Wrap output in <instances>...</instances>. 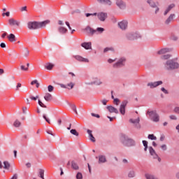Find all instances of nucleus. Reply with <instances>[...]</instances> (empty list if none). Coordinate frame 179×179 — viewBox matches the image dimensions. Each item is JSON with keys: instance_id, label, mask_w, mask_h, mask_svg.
<instances>
[{"instance_id": "obj_1", "label": "nucleus", "mask_w": 179, "mask_h": 179, "mask_svg": "<svg viewBox=\"0 0 179 179\" xmlns=\"http://www.w3.org/2000/svg\"><path fill=\"white\" fill-rule=\"evenodd\" d=\"M50 22V20H47L41 22H29L27 23V27L29 29V30H36L37 29H41V27H45L47 24H49Z\"/></svg>"}, {"instance_id": "obj_2", "label": "nucleus", "mask_w": 179, "mask_h": 179, "mask_svg": "<svg viewBox=\"0 0 179 179\" xmlns=\"http://www.w3.org/2000/svg\"><path fill=\"white\" fill-rule=\"evenodd\" d=\"M164 68L168 71H173V69H177L179 67L178 63L174 62L173 59L166 60L164 63Z\"/></svg>"}, {"instance_id": "obj_3", "label": "nucleus", "mask_w": 179, "mask_h": 179, "mask_svg": "<svg viewBox=\"0 0 179 179\" xmlns=\"http://www.w3.org/2000/svg\"><path fill=\"white\" fill-rule=\"evenodd\" d=\"M121 141L124 146H135V141L132 140L131 138H128L123 136L122 137Z\"/></svg>"}, {"instance_id": "obj_4", "label": "nucleus", "mask_w": 179, "mask_h": 179, "mask_svg": "<svg viewBox=\"0 0 179 179\" xmlns=\"http://www.w3.org/2000/svg\"><path fill=\"white\" fill-rule=\"evenodd\" d=\"M147 113L149 115L150 119L154 122H159V121L160 120V117H159V115L157 114L156 110L148 111Z\"/></svg>"}, {"instance_id": "obj_5", "label": "nucleus", "mask_w": 179, "mask_h": 179, "mask_svg": "<svg viewBox=\"0 0 179 179\" xmlns=\"http://www.w3.org/2000/svg\"><path fill=\"white\" fill-rule=\"evenodd\" d=\"M86 31H87V33H90L91 34H94V33H97V31H99V33H103V31H104V28L98 27L96 31L91 27H87L86 28Z\"/></svg>"}, {"instance_id": "obj_6", "label": "nucleus", "mask_w": 179, "mask_h": 179, "mask_svg": "<svg viewBox=\"0 0 179 179\" xmlns=\"http://www.w3.org/2000/svg\"><path fill=\"white\" fill-rule=\"evenodd\" d=\"M129 122L131 124H133L134 127L141 128V124H139V122H141V119L139 117H137L136 119H129Z\"/></svg>"}, {"instance_id": "obj_7", "label": "nucleus", "mask_w": 179, "mask_h": 179, "mask_svg": "<svg viewBox=\"0 0 179 179\" xmlns=\"http://www.w3.org/2000/svg\"><path fill=\"white\" fill-rule=\"evenodd\" d=\"M160 85H163V82L162 81H157V82H154V83H148L147 85L150 89H155V87H157V86H160Z\"/></svg>"}, {"instance_id": "obj_8", "label": "nucleus", "mask_w": 179, "mask_h": 179, "mask_svg": "<svg viewBox=\"0 0 179 179\" xmlns=\"http://www.w3.org/2000/svg\"><path fill=\"white\" fill-rule=\"evenodd\" d=\"M75 86L74 83L70 82L67 85L60 84V87L63 89H68L69 90H72V88Z\"/></svg>"}, {"instance_id": "obj_9", "label": "nucleus", "mask_w": 179, "mask_h": 179, "mask_svg": "<svg viewBox=\"0 0 179 179\" xmlns=\"http://www.w3.org/2000/svg\"><path fill=\"white\" fill-rule=\"evenodd\" d=\"M125 61V58H121L117 63L113 64V68H121V66H124V62Z\"/></svg>"}, {"instance_id": "obj_10", "label": "nucleus", "mask_w": 179, "mask_h": 179, "mask_svg": "<svg viewBox=\"0 0 179 179\" xmlns=\"http://www.w3.org/2000/svg\"><path fill=\"white\" fill-rule=\"evenodd\" d=\"M127 104H128V102L127 101H124L120 107V112L122 115H125V107H127Z\"/></svg>"}, {"instance_id": "obj_11", "label": "nucleus", "mask_w": 179, "mask_h": 179, "mask_svg": "<svg viewBox=\"0 0 179 179\" xmlns=\"http://www.w3.org/2000/svg\"><path fill=\"white\" fill-rule=\"evenodd\" d=\"M0 169H4L5 170H9L10 169V164L8 161L0 162Z\"/></svg>"}, {"instance_id": "obj_12", "label": "nucleus", "mask_w": 179, "mask_h": 179, "mask_svg": "<svg viewBox=\"0 0 179 179\" xmlns=\"http://www.w3.org/2000/svg\"><path fill=\"white\" fill-rule=\"evenodd\" d=\"M97 17L101 22H104L107 19V13H99Z\"/></svg>"}, {"instance_id": "obj_13", "label": "nucleus", "mask_w": 179, "mask_h": 179, "mask_svg": "<svg viewBox=\"0 0 179 179\" xmlns=\"http://www.w3.org/2000/svg\"><path fill=\"white\" fill-rule=\"evenodd\" d=\"M118 26L122 30H125L128 27V22L127 20L121 21L118 23Z\"/></svg>"}, {"instance_id": "obj_14", "label": "nucleus", "mask_w": 179, "mask_h": 179, "mask_svg": "<svg viewBox=\"0 0 179 179\" xmlns=\"http://www.w3.org/2000/svg\"><path fill=\"white\" fill-rule=\"evenodd\" d=\"M147 2L148 4H150L151 8H155V14H157V12H159V7H157V6L156 5V3H155L153 0H148Z\"/></svg>"}, {"instance_id": "obj_15", "label": "nucleus", "mask_w": 179, "mask_h": 179, "mask_svg": "<svg viewBox=\"0 0 179 179\" xmlns=\"http://www.w3.org/2000/svg\"><path fill=\"white\" fill-rule=\"evenodd\" d=\"M8 23H9L10 26H20V22H19L13 18L9 19Z\"/></svg>"}, {"instance_id": "obj_16", "label": "nucleus", "mask_w": 179, "mask_h": 179, "mask_svg": "<svg viewBox=\"0 0 179 179\" xmlns=\"http://www.w3.org/2000/svg\"><path fill=\"white\" fill-rule=\"evenodd\" d=\"M74 58L80 62H89V59H86L85 57H83L82 56L76 55Z\"/></svg>"}, {"instance_id": "obj_17", "label": "nucleus", "mask_w": 179, "mask_h": 179, "mask_svg": "<svg viewBox=\"0 0 179 179\" xmlns=\"http://www.w3.org/2000/svg\"><path fill=\"white\" fill-rule=\"evenodd\" d=\"M103 83L101 82V80L97 78H93V82L89 83V85H96V86H99L101 85Z\"/></svg>"}, {"instance_id": "obj_18", "label": "nucleus", "mask_w": 179, "mask_h": 179, "mask_svg": "<svg viewBox=\"0 0 179 179\" xmlns=\"http://www.w3.org/2000/svg\"><path fill=\"white\" fill-rule=\"evenodd\" d=\"M116 5L120 9H125V3H124V1H122V0H117Z\"/></svg>"}, {"instance_id": "obj_19", "label": "nucleus", "mask_w": 179, "mask_h": 179, "mask_svg": "<svg viewBox=\"0 0 179 179\" xmlns=\"http://www.w3.org/2000/svg\"><path fill=\"white\" fill-rule=\"evenodd\" d=\"M81 47H83L85 50H92V43H90V42L83 43H81Z\"/></svg>"}, {"instance_id": "obj_20", "label": "nucleus", "mask_w": 179, "mask_h": 179, "mask_svg": "<svg viewBox=\"0 0 179 179\" xmlns=\"http://www.w3.org/2000/svg\"><path fill=\"white\" fill-rule=\"evenodd\" d=\"M99 3H102L103 5H108V6H111L113 2L110 0H97Z\"/></svg>"}, {"instance_id": "obj_21", "label": "nucleus", "mask_w": 179, "mask_h": 179, "mask_svg": "<svg viewBox=\"0 0 179 179\" xmlns=\"http://www.w3.org/2000/svg\"><path fill=\"white\" fill-rule=\"evenodd\" d=\"M107 110L109 111V113H115V114H118V109L114 106H107Z\"/></svg>"}, {"instance_id": "obj_22", "label": "nucleus", "mask_w": 179, "mask_h": 179, "mask_svg": "<svg viewBox=\"0 0 179 179\" xmlns=\"http://www.w3.org/2000/svg\"><path fill=\"white\" fill-rule=\"evenodd\" d=\"M171 51V50L169 49V48H163L161 49L160 50H159L157 52L158 55H163V54H166V52H170Z\"/></svg>"}, {"instance_id": "obj_23", "label": "nucleus", "mask_w": 179, "mask_h": 179, "mask_svg": "<svg viewBox=\"0 0 179 179\" xmlns=\"http://www.w3.org/2000/svg\"><path fill=\"white\" fill-rule=\"evenodd\" d=\"M98 159L99 164H101V163H106L107 162V158H106L105 155H99Z\"/></svg>"}, {"instance_id": "obj_24", "label": "nucleus", "mask_w": 179, "mask_h": 179, "mask_svg": "<svg viewBox=\"0 0 179 179\" xmlns=\"http://www.w3.org/2000/svg\"><path fill=\"white\" fill-rule=\"evenodd\" d=\"M44 99L45 101H51L52 100V95L47 92L44 96Z\"/></svg>"}, {"instance_id": "obj_25", "label": "nucleus", "mask_w": 179, "mask_h": 179, "mask_svg": "<svg viewBox=\"0 0 179 179\" xmlns=\"http://www.w3.org/2000/svg\"><path fill=\"white\" fill-rule=\"evenodd\" d=\"M176 17L175 14H171L167 20L165 21L166 24H169L171 22H173V20Z\"/></svg>"}, {"instance_id": "obj_26", "label": "nucleus", "mask_w": 179, "mask_h": 179, "mask_svg": "<svg viewBox=\"0 0 179 179\" xmlns=\"http://www.w3.org/2000/svg\"><path fill=\"white\" fill-rule=\"evenodd\" d=\"M87 132L90 136V140L92 141V142H96V138H94V136H93V134H92V130L87 129Z\"/></svg>"}, {"instance_id": "obj_27", "label": "nucleus", "mask_w": 179, "mask_h": 179, "mask_svg": "<svg viewBox=\"0 0 179 179\" xmlns=\"http://www.w3.org/2000/svg\"><path fill=\"white\" fill-rule=\"evenodd\" d=\"M127 38L128 40H136V34H128Z\"/></svg>"}, {"instance_id": "obj_28", "label": "nucleus", "mask_w": 179, "mask_h": 179, "mask_svg": "<svg viewBox=\"0 0 179 179\" xmlns=\"http://www.w3.org/2000/svg\"><path fill=\"white\" fill-rule=\"evenodd\" d=\"M8 38L10 43H15L16 41V36L13 34H10L8 36Z\"/></svg>"}, {"instance_id": "obj_29", "label": "nucleus", "mask_w": 179, "mask_h": 179, "mask_svg": "<svg viewBox=\"0 0 179 179\" xmlns=\"http://www.w3.org/2000/svg\"><path fill=\"white\" fill-rule=\"evenodd\" d=\"M175 5L174 4H171L165 10L164 15L166 16V15H167V13H169V12H170L173 8H174Z\"/></svg>"}, {"instance_id": "obj_30", "label": "nucleus", "mask_w": 179, "mask_h": 179, "mask_svg": "<svg viewBox=\"0 0 179 179\" xmlns=\"http://www.w3.org/2000/svg\"><path fill=\"white\" fill-rule=\"evenodd\" d=\"M45 68L48 69V71H51L54 68V64L51 63H48L45 64Z\"/></svg>"}, {"instance_id": "obj_31", "label": "nucleus", "mask_w": 179, "mask_h": 179, "mask_svg": "<svg viewBox=\"0 0 179 179\" xmlns=\"http://www.w3.org/2000/svg\"><path fill=\"white\" fill-rule=\"evenodd\" d=\"M71 167L73 170H79V166H78V164L73 161L71 162Z\"/></svg>"}, {"instance_id": "obj_32", "label": "nucleus", "mask_w": 179, "mask_h": 179, "mask_svg": "<svg viewBox=\"0 0 179 179\" xmlns=\"http://www.w3.org/2000/svg\"><path fill=\"white\" fill-rule=\"evenodd\" d=\"M170 58H171V55H164L161 57V59H162V61H166V59H170Z\"/></svg>"}, {"instance_id": "obj_33", "label": "nucleus", "mask_w": 179, "mask_h": 179, "mask_svg": "<svg viewBox=\"0 0 179 179\" xmlns=\"http://www.w3.org/2000/svg\"><path fill=\"white\" fill-rule=\"evenodd\" d=\"M59 33H62V34H65L66 31H68V29H66L65 27H59Z\"/></svg>"}, {"instance_id": "obj_34", "label": "nucleus", "mask_w": 179, "mask_h": 179, "mask_svg": "<svg viewBox=\"0 0 179 179\" xmlns=\"http://www.w3.org/2000/svg\"><path fill=\"white\" fill-rule=\"evenodd\" d=\"M151 156H152L153 159H157L159 162H162V159L159 157V155H157V153L152 154Z\"/></svg>"}, {"instance_id": "obj_35", "label": "nucleus", "mask_w": 179, "mask_h": 179, "mask_svg": "<svg viewBox=\"0 0 179 179\" xmlns=\"http://www.w3.org/2000/svg\"><path fill=\"white\" fill-rule=\"evenodd\" d=\"M128 177L129 178H134V177H135V171H130L128 173Z\"/></svg>"}, {"instance_id": "obj_36", "label": "nucleus", "mask_w": 179, "mask_h": 179, "mask_svg": "<svg viewBox=\"0 0 179 179\" xmlns=\"http://www.w3.org/2000/svg\"><path fill=\"white\" fill-rule=\"evenodd\" d=\"M148 139H150L151 141H156L157 138L154 134H149Z\"/></svg>"}, {"instance_id": "obj_37", "label": "nucleus", "mask_w": 179, "mask_h": 179, "mask_svg": "<svg viewBox=\"0 0 179 179\" xmlns=\"http://www.w3.org/2000/svg\"><path fill=\"white\" fill-rule=\"evenodd\" d=\"M70 132L72 135H75V136H79V133L77 132L76 129H71Z\"/></svg>"}, {"instance_id": "obj_38", "label": "nucleus", "mask_w": 179, "mask_h": 179, "mask_svg": "<svg viewBox=\"0 0 179 179\" xmlns=\"http://www.w3.org/2000/svg\"><path fill=\"white\" fill-rule=\"evenodd\" d=\"M145 178H147V179H157V178H155V177L153 176V175H151L149 173L145 174Z\"/></svg>"}, {"instance_id": "obj_39", "label": "nucleus", "mask_w": 179, "mask_h": 179, "mask_svg": "<svg viewBox=\"0 0 179 179\" xmlns=\"http://www.w3.org/2000/svg\"><path fill=\"white\" fill-rule=\"evenodd\" d=\"M39 176L41 178L44 179V169H39Z\"/></svg>"}, {"instance_id": "obj_40", "label": "nucleus", "mask_w": 179, "mask_h": 179, "mask_svg": "<svg viewBox=\"0 0 179 179\" xmlns=\"http://www.w3.org/2000/svg\"><path fill=\"white\" fill-rule=\"evenodd\" d=\"M143 145L145 147L144 150L146 152L148 150V141H143Z\"/></svg>"}, {"instance_id": "obj_41", "label": "nucleus", "mask_w": 179, "mask_h": 179, "mask_svg": "<svg viewBox=\"0 0 179 179\" xmlns=\"http://www.w3.org/2000/svg\"><path fill=\"white\" fill-rule=\"evenodd\" d=\"M20 122H19V120H15V122H14V124H13V125H14V127H15L16 128H18V127H20Z\"/></svg>"}, {"instance_id": "obj_42", "label": "nucleus", "mask_w": 179, "mask_h": 179, "mask_svg": "<svg viewBox=\"0 0 179 179\" xmlns=\"http://www.w3.org/2000/svg\"><path fill=\"white\" fill-rule=\"evenodd\" d=\"M29 50L27 48H24V56L29 57Z\"/></svg>"}, {"instance_id": "obj_43", "label": "nucleus", "mask_w": 179, "mask_h": 179, "mask_svg": "<svg viewBox=\"0 0 179 179\" xmlns=\"http://www.w3.org/2000/svg\"><path fill=\"white\" fill-rule=\"evenodd\" d=\"M76 178L77 179H83V176L80 172H78L76 175Z\"/></svg>"}, {"instance_id": "obj_44", "label": "nucleus", "mask_w": 179, "mask_h": 179, "mask_svg": "<svg viewBox=\"0 0 179 179\" xmlns=\"http://www.w3.org/2000/svg\"><path fill=\"white\" fill-rule=\"evenodd\" d=\"M48 90L51 93V92H54V87L52 85H48Z\"/></svg>"}, {"instance_id": "obj_45", "label": "nucleus", "mask_w": 179, "mask_h": 179, "mask_svg": "<svg viewBox=\"0 0 179 179\" xmlns=\"http://www.w3.org/2000/svg\"><path fill=\"white\" fill-rule=\"evenodd\" d=\"M20 69H21V71H29V68L26 67V66L24 65H21Z\"/></svg>"}, {"instance_id": "obj_46", "label": "nucleus", "mask_w": 179, "mask_h": 179, "mask_svg": "<svg viewBox=\"0 0 179 179\" xmlns=\"http://www.w3.org/2000/svg\"><path fill=\"white\" fill-rule=\"evenodd\" d=\"M149 150H150V153L151 155H154L156 152V151H155V149H153V148H152V147L149 148Z\"/></svg>"}, {"instance_id": "obj_47", "label": "nucleus", "mask_w": 179, "mask_h": 179, "mask_svg": "<svg viewBox=\"0 0 179 179\" xmlns=\"http://www.w3.org/2000/svg\"><path fill=\"white\" fill-rule=\"evenodd\" d=\"M38 104L41 107H43V108H47V106L40 100H38Z\"/></svg>"}, {"instance_id": "obj_48", "label": "nucleus", "mask_w": 179, "mask_h": 179, "mask_svg": "<svg viewBox=\"0 0 179 179\" xmlns=\"http://www.w3.org/2000/svg\"><path fill=\"white\" fill-rule=\"evenodd\" d=\"M29 99H31V100H34L35 101H36V100H37V99H38V95H36V96H29Z\"/></svg>"}, {"instance_id": "obj_49", "label": "nucleus", "mask_w": 179, "mask_h": 179, "mask_svg": "<svg viewBox=\"0 0 179 179\" xmlns=\"http://www.w3.org/2000/svg\"><path fill=\"white\" fill-rule=\"evenodd\" d=\"M43 117L44 120H45L46 122H48V124H51V122H50V119H48L45 115H43Z\"/></svg>"}, {"instance_id": "obj_50", "label": "nucleus", "mask_w": 179, "mask_h": 179, "mask_svg": "<svg viewBox=\"0 0 179 179\" xmlns=\"http://www.w3.org/2000/svg\"><path fill=\"white\" fill-rule=\"evenodd\" d=\"M71 108H72L73 111H74L76 113V114H78V110H76V106L72 105Z\"/></svg>"}, {"instance_id": "obj_51", "label": "nucleus", "mask_w": 179, "mask_h": 179, "mask_svg": "<svg viewBox=\"0 0 179 179\" xmlns=\"http://www.w3.org/2000/svg\"><path fill=\"white\" fill-rule=\"evenodd\" d=\"M162 92H163V93H164L165 94H169V92L167 91V90H165L164 87H162L161 88Z\"/></svg>"}, {"instance_id": "obj_52", "label": "nucleus", "mask_w": 179, "mask_h": 179, "mask_svg": "<svg viewBox=\"0 0 179 179\" xmlns=\"http://www.w3.org/2000/svg\"><path fill=\"white\" fill-rule=\"evenodd\" d=\"M114 103L116 105V106H118L119 103H120V99H114V101H113Z\"/></svg>"}, {"instance_id": "obj_53", "label": "nucleus", "mask_w": 179, "mask_h": 179, "mask_svg": "<svg viewBox=\"0 0 179 179\" xmlns=\"http://www.w3.org/2000/svg\"><path fill=\"white\" fill-rule=\"evenodd\" d=\"M21 12H27V6H24L20 8Z\"/></svg>"}, {"instance_id": "obj_54", "label": "nucleus", "mask_w": 179, "mask_h": 179, "mask_svg": "<svg viewBox=\"0 0 179 179\" xmlns=\"http://www.w3.org/2000/svg\"><path fill=\"white\" fill-rule=\"evenodd\" d=\"M161 148L162 149V150H167V145L163 144L162 145H161Z\"/></svg>"}, {"instance_id": "obj_55", "label": "nucleus", "mask_w": 179, "mask_h": 179, "mask_svg": "<svg viewBox=\"0 0 179 179\" xmlns=\"http://www.w3.org/2000/svg\"><path fill=\"white\" fill-rule=\"evenodd\" d=\"M86 15V17H89V16H96V15H97V13H93V14H92V13H86L85 14Z\"/></svg>"}, {"instance_id": "obj_56", "label": "nucleus", "mask_w": 179, "mask_h": 179, "mask_svg": "<svg viewBox=\"0 0 179 179\" xmlns=\"http://www.w3.org/2000/svg\"><path fill=\"white\" fill-rule=\"evenodd\" d=\"M108 101L107 99H103V100L101 101V103H102V104H103V106H106Z\"/></svg>"}, {"instance_id": "obj_57", "label": "nucleus", "mask_w": 179, "mask_h": 179, "mask_svg": "<svg viewBox=\"0 0 179 179\" xmlns=\"http://www.w3.org/2000/svg\"><path fill=\"white\" fill-rule=\"evenodd\" d=\"M116 60H117V59H109L108 60V62L109 64H113V62H115Z\"/></svg>"}, {"instance_id": "obj_58", "label": "nucleus", "mask_w": 179, "mask_h": 179, "mask_svg": "<svg viewBox=\"0 0 179 179\" xmlns=\"http://www.w3.org/2000/svg\"><path fill=\"white\" fill-rule=\"evenodd\" d=\"M5 15H6V16L9 17V16H10V13L9 11H8V12L3 13L2 14L3 16H5Z\"/></svg>"}, {"instance_id": "obj_59", "label": "nucleus", "mask_w": 179, "mask_h": 179, "mask_svg": "<svg viewBox=\"0 0 179 179\" xmlns=\"http://www.w3.org/2000/svg\"><path fill=\"white\" fill-rule=\"evenodd\" d=\"M20 87H22V83H18L16 86V90H19Z\"/></svg>"}, {"instance_id": "obj_60", "label": "nucleus", "mask_w": 179, "mask_h": 179, "mask_svg": "<svg viewBox=\"0 0 179 179\" xmlns=\"http://www.w3.org/2000/svg\"><path fill=\"white\" fill-rule=\"evenodd\" d=\"M169 118H170L171 120H177V117H176V115H170V116H169Z\"/></svg>"}, {"instance_id": "obj_61", "label": "nucleus", "mask_w": 179, "mask_h": 179, "mask_svg": "<svg viewBox=\"0 0 179 179\" xmlns=\"http://www.w3.org/2000/svg\"><path fill=\"white\" fill-rule=\"evenodd\" d=\"M22 112H23L24 114H27V107L22 108Z\"/></svg>"}, {"instance_id": "obj_62", "label": "nucleus", "mask_w": 179, "mask_h": 179, "mask_svg": "<svg viewBox=\"0 0 179 179\" xmlns=\"http://www.w3.org/2000/svg\"><path fill=\"white\" fill-rule=\"evenodd\" d=\"M92 117H96V118H100V115L96 113H92Z\"/></svg>"}, {"instance_id": "obj_63", "label": "nucleus", "mask_w": 179, "mask_h": 179, "mask_svg": "<svg viewBox=\"0 0 179 179\" xmlns=\"http://www.w3.org/2000/svg\"><path fill=\"white\" fill-rule=\"evenodd\" d=\"M174 112L176 113V114H179V107L175 108Z\"/></svg>"}, {"instance_id": "obj_64", "label": "nucleus", "mask_w": 179, "mask_h": 179, "mask_svg": "<svg viewBox=\"0 0 179 179\" xmlns=\"http://www.w3.org/2000/svg\"><path fill=\"white\" fill-rule=\"evenodd\" d=\"M11 179H17V174H15Z\"/></svg>"}]
</instances>
